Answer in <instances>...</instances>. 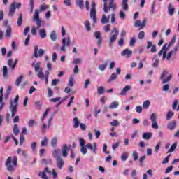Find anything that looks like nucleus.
Listing matches in <instances>:
<instances>
[{"instance_id":"obj_1","label":"nucleus","mask_w":179,"mask_h":179,"mask_svg":"<svg viewBox=\"0 0 179 179\" xmlns=\"http://www.w3.org/2000/svg\"><path fill=\"white\" fill-rule=\"evenodd\" d=\"M175 43H176V36H174L172 38V39L169 43L168 45H167V43L164 44L162 49L158 52V57H162V59L164 60L166 59V54H167V51L170 50V47H171V45H173Z\"/></svg>"},{"instance_id":"obj_2","label":"nucleus","mask_w":179,"mask_h":179,"mask_svg":"<svg viewBox=\"0 0 179 179\" xmlns=\"http://www.w3.org/2000/svg\"><path fill=\"white\" fill-rule=\"evenodd\" d=\"M12 164V157H8L6 159L5 166L7 167L8 171H15V167L17 166V157H14L13 158V164Z\"/></svg>"},{"instance_id":"obj_3","label":"nucleus","mask_w":179,"mask_h":179,"mask_svg":"<svg viewBox=\"0 0 179 179\" xmlns=\"http://www.w3.org/2000/svg\"><path fill=\"white\" fill-rule=\"evenodd\" d=\"M18 101H19V95H17L14 99V105L13 102L10 101V110L11 112V117L13 118L15 115H16V113H17V106H18Z\"/></svg>"},{"instance_id":"obj_4","label":"nucleus","mask_w":179,"mask_h":179,"mask_svg":"<svg viewBox=\"0 0 179 179\" xmlns=\"http://www.w3.org/2000/svg\"><path fill=\"white\" fill-rule=\"evenodd\" d=\"M169 75V71L167 70H164L162 73L161 74L160 79L162 80V85H166V83H169L173 79V74H169L167 78L166 76Z\"/></svg>"},{"instance_id":"obj_5","label":"nucleus","mask_w":179,"mask_h":179,"mask_svg":"<svg viewBox=\"0 0 179 179\" xmlns=\"http://www.w3.org/2000/svg\"><path fill=\"white\" fill-rule=\"evenodd\" d=\"M111 34L113 35L110 36V41H109L110 47H112L114 42L117 40V38H118V34H120V31H118L117 27H115L111 31Z\"/></svg>"},{"instance_id":"obj_6","label":"nucleus","mask_w":179,"mask_h":179,"mask_svg":"<svg viewBox=\"0 0 179 179\" xmlns=\"http://www.w3.org/2000/svg\"><path fill=\"white\" fill-rule=\"evenodd\" d=\"M90 17L93 20L94 23L97 22V18L96 17V2L94 1L91 3Z\"/></svg>"},{"instance_id":"obj_7","label":"nucleus","mask_w":179,"mask_h":179,"mask_svg":"<svg viewBox=\"0 0 179 179\" xmlns=\"http://www.w3.org/2000/svg\"><path fill=\"white\" fill-rule=\"evenodd\" d=\"M39 176L43 179H48V176H51V171L48 167H45L42 172L39 173Z\"/></svg>"},{"instance_id":"obj_8","label":"nucleus","mask_w":179,"mask_h":179,"mask_svg":"<svg viewBox=\"0 0 179 179\" xmlns=\"http://www.w3.org/2000/svg\"><path fill=\"white\" fill-rule=\"evenodd\" d=\"M150 120L152 122V128L154 129H159V124H157L156 114L152 113L150 115Z\"/></svg>"},{"instance_id":"obj_9","label":"nucleus","mask_w":179,"mask_h":179,"mask_svg":"<svg viewBox=\"0 0 179 179\" xmlns=\"http://www.w3.org/2000/svg\"><path fill=\"white\" fill-rule=\"evenodd\" d=\"M38 51V53H37ZM44 55V50L40 49L38 50V45H36L34 48V56L35 58H38V57H43Z\"/></svg>"},{"instance_id":"obj_10","label":"nucleus","mask_w":179,"mask_h":179,"mask_svg":"<svg viewBox=\"0 0 179 179\" xmlns=\"http://www.w3.org/2000/svg\"><path fill=\"white\" fill-rule=\"evenodd\" d=\"M94 37L98 40L97 41V45L100 47L101 45V43H103V37L101 36V33L100 31H96L94 33Z\"/></svg>"},{"instance_id":"obj_11","label":"nucleus","mask_w":179,"mask_h":179,"mask_svg":"<svg viewBox=\"0 0 179 179\" xmlns=\"http://www.w3.org/2000/svg\"><path fill=\"white\" fill-rule=\"evenodd\" d=\"M56 164L59 170H62L64 164H65V162H64V159H62V157H57L56 159Z\"/></svg>"},{"instance_id":"obj_12","label":"nucleus","mask_w":179,"mask_h":179,"mask_svg":"<svg viewBox=\"0 0 179 179\" xmlns=\"http://www.w3.org/2000/svg\"><path fill=\"white\" fill-rule=\"evenodd\" d=\"M16 12V3H12L10 6L8 16H13Z\"/></svg>"},{"instance_id":"obj_13","label":"nucleus","mask_w":179,"mask_h":179,"mask_svg":"<svg viewBox=\"0 0 179 179\" xmlns=\"http://www.w3.org/2000/svg\"><path fill=\"white\" fill-rule=\"evenodd\" d=\"M85 148L92 150L94 153H96V150H97V145L96 144V143H93V144L88 143L85 145Z\"/></svg>"},{"instance_id":"obj_14","label":"nucleus","mask_w":179,"mask_h":179,"mask_svg":"<svg viewBox=\"0 0 179 179\" xmlns=\"http://www.w3.org/2000/svg\"><path fill=\"white\" fill-rule=\"evenodd\" d=\"M146 48H147V50H149V48H151L150 52H152V53H155L157 51L156 45H153V43H152L151 41H148L147 43Z\"/></svg>"},{"instance_id":"obj_15","label":"nucleus","mask_w":179,"mask_h":179,"mask_svg":"<svg viewBox=\"0 0 179 179\" xmlns=\"http://www.w3.org/2000/svg\"><path fill=\"white\" fill-rule=\"evenodd\" d=\"M132 55V51L129 50V49H124L122 52H121V56L122 57H127V58H129Z\"/></svg>"},{"instance_id":"obj_16","label":"nucleus","mask_w":179,"mask_h":179,"mask_svg":"<svg viewBox=\"0 0 179 179\" xmlns=\"http://www.w3.org/2000/svg\"><path fill=\"white\" fill-rule=\"evenodd\" d=\"M62 155L63 157L68 156V145L66 144H64L62 148Z\"/></svg>"},{"instance_id":"obj_17","label":"nucleus","mask_w":179,"mask_h":179,"mask_svg":"<svg viewBox=\"0 0 179 179\" xmlns=\"http://www.w3.org/2000/svg\"><path fill=\"white\" fill-rule=\"evenodd\" d=\"M52 155L53 157H55V159H58V157H60L61 150L55 148L53 150Z\"/></svg>"},{"instance_id":"obj_18","label":"nucleus","mask_w":179,"mask_h":179,"mask_svg":"<svg viewBox=\"0 0 179 179\" xmlns=\"http://www.w3.org/2000/svg\"><path fill=\"white\" fill-rule=\"evenodd\" d=\"M176 127H177V121L176 120H173L168 124V129H169L170 131H173Z\"/></svg>"},{"instance_id":"obj_19","label":"nucleus","mask_w":179,"mask_h":179,"mask_svg":"<svg viewBox=\"0 0 179 179\" xmlns=\"http://www.w3.org/2000/svg\"><path fill=\"white\" fill-rule=\"evenodd\" d=\"M103 12L108 13L110 12V4H107V0H103Z\"/></svg>"},{"instance_id":"obj_20","label":"nucleus","mask_w":179,"mask_h":179,"mask_svg":"<svg viewBox=\"0 0 179 179\" xmlns=\"http://www.w3.org/2000/svg\"><path fill=\"white\" fill-rule=\"evenodd\" d=\"M129 156V153L128 152H123L120 156V159L122 162H127Z\"/></svg>"},{"instance_id":"obj_21","label":"nucleus","mask_w":179,"mask_h":179,"mask_svg":"<svg viewBox=\"0 0 179 179\" xmlns=\"http://www.w3.org/2000/svg\"><path fill=\"white\" fill-rule=\"evenodd\" d=\"M128 90H131V85H126L121 90V92H120L121 96H125V94H127V92H128Z\"/></svg>"},{"instance_id":"obj_22","label":"nucleus","mask_w":179,"mask_h":179,"mask_svg":"<svg viewBox=\"0 0 179 179\" xmlns=\"http://www.w3.org/2000/svg\"><path fill=\"white\" fill-rule=\"evenodd\" d=\"M176 9L173 7V5L171 3L169 4L168 6V12L170 16H173L174 15Z\"/></svg>"},{"instance_id":"obj_23","label":"nucleus","mask_w":179,"mask_h":179,"mask_svg":"<svg viewBox=\"0 0 179 179\" xmlns=\"http://www.w3.org/2000/svg\"><path fill=\"white\" fill-rule=\"evenodd\" d=\"M5 36H6V37H7V38H9L10 37H11V36H12V27L10 26H8L7 27Z\"/></svg>"},{"instance_id":"obj_24","label":"nucleus","mask_w":179,"mask_h":179,"mask_svg":"<svg viewBox=\"0 0 179 179\" xmlns=\"http://www.w3.org/2000/svg\"><path fill=\"white\" fill-rule=\"evenodd\" d=\"M117 9V5L114 3V0H110L109 10H115Z\"/></svg>"},{"instance_id":"obj_25","label":"nucleus","mask_w":179,"mask_h":179,"mask_svg":"<svg viewBox=\"0 0 179 179\" xmlns=\"http://www.w3.org/2000/svg\"><path fill=\"white\" fill-rule=\"evenodd\" d=\"M118 106H119L118 101H114L112 102V103H110V105L109 106V108H110V110H113L114 108H118Z\"/></svg>"},{"instance_id":"obj_26","label":"nucleus","mask_w":179,"mask_h":179,"mask_svg":"<svg viewBox=\"0 0 179 179\" xmlns=\"http://www.w3.org/2000/svg\"><path fill=\"white\" fill-rule=\"evenodd\" d=\"M75 76L73 75L70 76V78H69V86H70V87H72L74 86L75 85Z\"/></svg>"},{"instance_id":"obj_27","label":"nucleus","mask_w":179,"mask_h":179,"mask_svg":"<svg viewBox=\"0 0 179 179\" xmlns=\"http://www.w3.org/2000/svg\"><path fill=\"white\" fill-rule=\"evenodd\" d=\"M22 23H23V14L20 13L17 21V24L19 27H20V26H22Z\"/></svg>"},{"instance_id":"obj_28","label":"nucleus","mask_w":179,"mask_h":179,"mask_svg":"<svg viewBox=\"0 0 179 179\" xmlns=\"http://www.w3.org/2000/svg\"><path fill=\"white\" fill-rule=\"evenodd\" d=\"M122 6L123 10H128V0H122Z\"/></svg>"},{"instance_id":"obj_29","label":"nucleus","mask_w":179,"mask_h":179,"mask_svg":"<svg viewBox=\"0 0 179 179\" xmlns=\"http://www.w3.org/2000/svg\"><path fill=\"white\" fill-rule=\"evenodd\" d=\"M58 142V138L54 137L50 141V145L52 148H55L57 146V143Z\"/></svg>"},{"instance_id":"obj_30","label":"nucleus","mask_w":179,"mask_h":179,"mask_svg":"<svg viewBox=\"0 0 179 179\" xmlns=\"http://www.w3.org/2000/svg\"><path fill=\"white\" fill-rule=\"evenodd\" d=\"M76 5L80 8V9H83L85 8V4L83 3V0H77L76 1Z\"/></svg>"},{"instance_id":"obj_31","label":"nucleus","mask_w":179,"mask_h":179,"mask_svg":"<svg viewBox=\"0 0 179 179\" xmlns=\"http://www.w3.org/2000/svg\"><path fill=\"white\" fill-rule=\"evenodd\" d=\"M115 79H117V74H115V73H113L108 80V83H111L112 81L115 80Z\"/></svg>"},{"instance_id":"obj_32","label":"nucleus","mask_w":179,"mask_h":179,"mask_svg":"<svg viewBox=\"0 0 179 179\" xmlns=\"http://www.w3.org/2000/svg\"><path fill=\"white\" fill-rule=\"evenodd\" d=\"M62 44L63 45L61 47L60 50L62 51L63 52H65V51H66L65 48H66V40L62 39Z\"/></svg>"},{"instance_id":"obj_33","label":"nucleus","mask_w":179,"mask_h":179,"mask_svg":"<svg viewBox=\"0 0 179 179\" xmlns=\"http://www.w3.org/2000/svg\"><path fill=\"white\" fill-rule=\"evenodd\" d=\"M150 106V101L149 100H146L143 103V108H144V110H148Z\"/></svg>"},{"instance_id":"obj_34","label":"nucleus","mask_w":179,"mask_h":179,"mask_svg":"<svg viewBox=\"0 0 179 179\" xmlns=\"http://www.w3.org/2000/svg\"><path fill=\"white\" fill-rule=\"evenodd\" d=\"M39 34L41 38H45V37H47V34L45 33V29H40Z\"/></svg>"},{"instance_id":"obj_35","label":"nucleus","mask_w":179,"mask_h":179,"mask_svg":"<svg viewBox=\"0 0 179 179\" xmlns=\"http://www.w3.org/2000/svg\"><path fill=\"white\" fill-rule=\"evenodd\" d=\"M40 20V11L38 10H35V13L34 15V20Z\"/></svg>"},{"instance_id":"obj_36","label":"nucleus","mask_w":179,"mask_h":179,"mask_svg":"<svg viewBox=\"0 0 179 179\" xmlns=\"http://www.w3.org/2000/svg\"><path fill=\"white\" fill-rule=\"evenodd\" d=\"M174 116V113L173 111L169 110L166 115L167 121H170L171 118Z\"/></svg>"},{"instance_id":"obj_37","label":"nucleus","mask_w":179,"mask_h":179,"mask_svg":"<svg viewBox=\"0 0 179 179\" xmlns=\"http://www.w3.org/2000/svg\"><path fill=\"white\" fill-rule=\"evenodd\" d=\"M20 132V131L19 130V126H17V124H14L13 127V134L14 135H18V134Z\"/></svg>"},{"instance_id":"obj_38","label":"nucleus","mask_w":179,"mask_h":179,"mask_svg":"<svg viewBox=\"0 0 179 179\" xmlns=\"http://www.w3.org/2000/svg\"><path fill=\"white\" fill-rule=\"evenodd\" d=\"M73 122L74 123L73 128H79V119L78 117H75L73 120Z\"/></svg>"},{"instance_id":"obj_39","label":"nucleus","mask_w":179,"mask_h":179,"mask_svg":"<svg viewBox=\"0 0 179 179\" xmlns=\"http://www.w3.org/2000/svg\"><path fill=\"white\" fill-rule=\"evenodd\" d=\"M34 125H37V122H36V120L31 119L28 122V126L30 127L31 128L34 127Z\"/></svg>"},{"instance_id":"obj_40","label":"nucleus","mask_w":179,"mask_h":179,"mask_svg":"<svg viewBox=\"0 0 179 179\" xmlns=\"http://www.w3.org/2000/svg\"><path fill=\"white\" fill-rule=\"evenodd\" d=\"M176 148H177V143H174L171 145V148L169 150L168 153H173V152L174 150H176Z\"/></svg>"},{"instance_id":"obj_41","label":"nucleus","mask_w":179,"mask_h":179,"mask_svg":"<svg viewBox=\"0 0 179 179\" xmlns=\"http://www.w3.org/2000/svg\"><path fill=\"white\" fill-rule=\"evenodd\" d=\"M23 79V75L19 76V78L15 81L16 86H20V83H22V80Z\"/></svg>"},{"instance_id":"obj_42","label":"nucleus","mask_w":179,"mask_h":179,"mask_svg":"<svg viewBox=\"0 0 179 179\" xmlns=\"http://www.w3.org/2000/svg\"><path fill=\"white\" fill-rule=\"evenodd\" d=\"M107 65H108L107 62H105L103 64H100L99 66V69H100V71H106V68H107Z\"/></svg>"},{"instance_id":"obj_43","label":"nucleus","mask_w":179,"mask_h":179,"mask_svg":"<svg viewBox=\"0 0 179 179\" xmlns=\"http://www.w3.org/2000/svg\"><path fill=\"white\" fill-rule=\"evenodd\" d=\"M48 113H50V108H47L45 110V113H43L41 117V121H44V120H45V117H47V115H48Z\"/></svg>"},{"instance_id":"obj_44","label":"nucleus","mask_w":179,"mask_h":179,"mask_svg":"<svg viewBox=\"0 0 179 179\" xmlns=\"http://www.w3.org/2000/svg\"><path fill=\"white\" fill-rule=\"evenodd\" d=\"M47 9H48L47 4H42L40 6V12H44V10H47Z\"/></svg>"},{"instance_id":"obj_45","label":"nucleus","mask_w":179,"mask_h":179,"mask_svg":"<svg viewBox=\"0 0 179 179\" xmlns=\"http://www.w3.org/2000/svg\"><path fill=\"white\" fill-rule=\"evenodd\" d=\"M3 78H6V76H8V67L6 66L3 67Z\"/></svg>"},{"instance_id":"obj_46","label":"nucleus","mask_w":179,"mask_h":179,"mask_svg":"<svg viewBox=\"0 0 179 179\" xmlns=\"http://www.w3.org/2000/svg\"><path fill=\"white\" fill-rule=\"evenodd\" d=\"M109 22V19L107 18V17L106 16V15H103L102 16V18H101V23H103V24H105V23H108Z\"/></svg>"},{"instance_id":"obj_47","label":"nucleus","mask_w":179,"mask_h":179,"mask_svg":"<svg viewBox=\"0 0 179 179\" xmlns=\"http://www.w3.org/2000/svg\"><path fill=\"white\" fill-rule=\"evenodd\" d=\"M85 29L87 30V31H90L91 28H90V22H89V20L85 21Z\"/></svg>"},{"instance_id":"obj_48","label":"nucleus","mask_w":179,"mask_h":179,"mask_svg":"<svg viewBox=\"0 0 179 179\" xmlns=\"http://www.w3.org/2000/svg\"><path fill=\"white\" fill-rule=\"evenodd\" d=\"M36 29H40V27H41V24L43 23V20L39 19V20H36Z\"/></svg>"},{"instance_id":"obj_49","label":"nucleus","mask_w":179,"mask_h":179,"mask_svg":"<svg viewBox=\"0 0 179 179\" xmlns=\"http://www.w3.org/2000/svg\"><path fill=\"white\" fill-rule=\"evenodd\" d=\"M110 125H111V127H118V125H120V122L114 120L113 122H110Z\"/></svg>"},{"instance_id":"obj_50","label":"nucleus","mask_w":179,"mask_h":179,"mask_svg":"<svg viewBox=\"0 0 179 179\" xmlns=\"http://www.w3.org/2000/svg\"><path fill=\"white\" fill-rule=\"evenodd\" d=\"M81 63H82V59H80V58L74 59L72 61V64H74L75 65H78V64H81Z\"/></svg>"},{"instance_id":"obj_51","label":"nucleus","mask_w":179,"mask_h":179,"mask_svg":"<svg viewBox=\"0 0 179 179\" xmlns=\"http://www.w3.org/2000/svg\"><path fill=\"white\" fill-rule=\"evenodd\" d=\"M29 5L30 6V12H33L34 9V0H30Z\"/></svg>"},{"instance_id":"obj_52","label":"nucleus","mask_w":179,"mask_h":179,"mask_svg":"<svg viewBox=\"0 0 179 179\" xmlns=\"http://www.w3.org/2000/svg\"><path fill=\"white\" fill-rule=\"evenodd\" d=\"M138 38H139V40H143V38H145V31H141V32H139Z\"/></svg>"},{"instance_id":"obj_53","label":"nucleus","mask_w":179,"mask_h":179,"mask_svg":"<svg viewBox=\"0 0 179 179\" xmlns=\"http://www.w3.org/2000/svg\"><path fill=\"white\" fill-rule=\"evenodd\" d=\"M173 55V50L169 51L168 53H166V57L167 61H170V58Z\"/></svg>"},{"instance_id":"obj_54","label":"nucleus","mask_w":179,"mask_h":179,"mask_svg":"<svg viewBox=\"0 0 179 179\" xmlns=\"http://www.w3.org/2000/svg\"><path fill=\"white\" fill-rule=\"evenodd\" d=\"M80 152L82 155H86V153H87V148H86V145L81 147Z\"/></svg>"},{"instance_id":"obj_55","label":"nucleus","mask_w":179,"mask_h":179,"mask_svg":"<svg viewBox=\"0 0 179 179\" xmlns=\"http://www.w3.org/2000/svg\"><path fill=\"white\" fill-rule=\"evenodd\" d=\"M37 76L38 78H39V79H44V78H45V76H44V73H43L41 70L38 71Z\"/></svg>"},{"instance_id":"obj_56","label":"nucleus","mask_w":179,"mask_h":179,"mask_svg":"<svg viewBox=\"0 0 179 179\" xmlns=\"http://www.w3.org/2000/svg\"><path fill=\"white\" fill-rule=\"evenodd\" d=\"M52 176L53 179H56L58 178V173H57V171L55 169H52Z\"/></svg>"},{"instance_id":"obj_57","label":"nucleus","mask_w":179,"mask_h":179,"mask_svg":"<svg viewBox=\"0 0 179 179\" xmlns=\"http://www.w3.org/2000/svg\"><path fill=\"white\" fill-rule=\"evenodd\" d=\"M132 156L134 157V162H136V160L139 159V155H138V152H136V151L133 152Z\"/></svg>"},{"instance_id":"obj_58","label":"nucleus","mask_w":179,"mask_h":179,"mask_svg":"<svg viewBox=\"0 0 179 179\" xmlns=\"http://www.w3.org/2000/svg\"><path fill=\"white\" fill-rule=\"evenodd\" d=\"M169 89H170V85L169 84H165L162 87V92H169Z\"/></svg>"},{"instance_id":"obj_59","label":"nucleus","mask_w":179,"mask_h":179,"mask_svg":"<svg viewBox=\"0 0 179 179\" xmlns=\"http://www.w3.org/2000/svg\"><path fill=\"white\" fill-rule=\"evenodd\" d=\"M63 40H66V47H71V38L68 37L63 38Z\"/></svg>"},{"instance_id":"obj_60","label":"nucleus","mask_w":179,"mask_h":179,"mask_svg":"<svg viewBox=\"0 0 179 179\" xmlns=\"http://www.w3.org/2000/svg\"><path fill=\"white\" fill-rule=\"evenodd\" d=\"M97 91L99 94H103L104 93V87H98Z\"/></svg>"},{"instance_id":"obj_61","label":"nucleus","mask_w":179,"mask_h":179,"mask_svg":"<svg viewBox=\"0 0 179 179\" xmlns=\"http://www.w3.org/2000/svg\"><path fill=\"white\" fill-rule=\"evenodd\" d=\"M50 38L53 41H55L57 40V34H55V31H52L50 34Z\"/></svg>"},{"instance_id":"obj_62","label":"nucleus","mask_w":179,"mask_h":179,"mask_svg":"<svg viewBox=\"0 0 179 179\" xmlns=\"http://www.w3.org/2000/svg\"><path fill=\"white\" fill-rule=\"evenodd\" d=\"M48 143V140L46 137L44 138L43 141H41V146H47V143Z\"/></svg>"},{"instance_id":"obj_63","label":"nucleus","mask_w":179,"mask_h":179,"mask_svg":"<svg viewBox=\"0 0 179 179\" xmlns=\"http://www.w3.org/2000/svg\"><path fill=\"white\" fill-rule=\"evenodd\" d=\"M64 4L66 6H72V2L71 0H64Z\"/></svg>"},{"instance_id":"obj_64","label":"nucleus","mask_w":179,"mask_h":179,"mask_svg":"<svg viewBox=\"0 0 179 179\" xmlns=\"http://www.w3.org/2000/svg\"><path fill=\"white\" fill-rule=\"evenodd\" d=\"M135 43H136L135 37L131 38L130 40V47H134V45H135Z\"/></svg>"}]
</instances>
